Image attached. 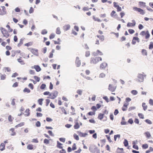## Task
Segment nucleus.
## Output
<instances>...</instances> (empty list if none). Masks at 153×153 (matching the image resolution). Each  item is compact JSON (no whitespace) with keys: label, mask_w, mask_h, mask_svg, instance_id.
<instances>
[{"label":"nucleus","mask_w":153,"mask_h":153,"mask_svg":"<svg viewBox=\"0 0 153 153\" xmlns=\"http://www.w3.org/2000/svg\"><path fill=\"white\" fill-rule=\"evenodd\" d=\"M144 74L143 72L142 74L138 73L137 76V79H136V81L139 82H143L144 80V78H146V75L143 74Z\"/></svg>","instance_id":"nucleus-1"},{"label":"nucleus","mask_w":153,"mask_h":153,"mask_svg":"<svg viewBox=\"0 0 153 153\" xmlns=\"http://www.w3.org/2000/svg\"><path fill=\"white\" fill-rule=\"evenodd\" d=\"M102 58L100 57H97L95 58L91 57L90 60V63L94 64L97 63L99 61H102Z\"/></svg>","instance_id":"nucleus-2"},{"label":"nucleus","mask_w":153,"mask_h":153,"mask_svg":"<svg viewBox=\"0 0 153 153\" xmlns=\"http://www.w3.org/2000/svg\"><path fill=\"white\" fill-rule=\"evenodd\" d=\"M0 30L4 37L7 38L9 36L10 34L6 29L3 28H1Z\"/></svg>","instance_id":"nucleus-3"},{"label":"nucleus","mask_w":153,"mask_h":153,"mask_svg":"<svg viewBox=\"0 0 153 153\" xmlns=\"http://www.w3.org/2000/svg\"><path fill=\"white\" fill-rule=\"evenodd\" d=\"M58 92L56 91H54L49 94V98L51 99H55L58 95Z\"/></svg>","instance_id":"nucleus-4"},{"label":"nucleus","mask_w":153,"mask_h":153,"mask_svg":"<svg viewBox=\"0 0 153 153\" xmlns=\"http://www.w3.org/2000/svg\"><path fill=\"white\" fill-rule=\"evenodd\" d=\"M133 9L135 10L140 12V13L142 15H144L145 13L144 10L141 8H138L136 7H133Z\"/></svg>","instance_id":"nucleus-5"},{"label":"nucleus","mask_w":153,"mask_h":153,"mask_svg":"<svg viewBox=\"0 0 153 153\" xmlns=\"http://www.w3.org/2000/svg\"><path fill=\"white\" fill-rule=\"evenodd\" d=\"M31 52L33 54L37 56L38 54V50L37 49L31 48L30 50Z\"/></svg>","instance_id":"nucleus-6"},{"label":"nucleus","mask_w":153,"mask_h":153,"mask_svg":"<svg viewBox=\"0 0 153 153\" xmlns=\"http://www.w3.org/2000/svg\"><path fill=\"white\" fill-rule=\"evenodd\" d=\"M32 68L35 69L37 72H39L41 70V69L39 66L38 65H34L31 67Z\"/></svg>","instance_id":"nucleus-7"},{"label":"nucleus","mask_w":153,"mask_h":153,"mask_svg":"<svg viewBox=\"0 0 153 153\" xmlns=\"http://www.w3.org/2000/svg\"><path fill=\"white\" fill-rule=\"evenodd\" d=\"M133 23L128 22L127 24V26L128 27H130L131 26L134 27L136 25V22L134 20H133L132 21Z\"/></svg>","instance_id":"nucleus-8"},{"label":"nucleus","mask_w":153,"mask_h":153,"mask_svg":"<svg viewBox=\"0 0 153 153\" xmlns=\"http://www.w3.org/2000/svg\"><path fill=\"white\" fill-rule=\"evenodd\" d=\"M108 89L111 91H114L116 89V87H114L111 84H109L108 86Z\"/></svg>","instance_id":"nucleus-9"},{"label":"nucleus","mask_w":153,"mask_h":153,"mask_svg":"<svg viewBox=\"0 0 153 153\" xmlns=\"http://www.w3.org/2000/svg\"><path fill=\"white\" fill-rule=\"evenodd\" d=\"M10 131L11 136H15L16 134V133L15 131V129L14 128H11L10 130Z\"/></svg>","instance_id":"nucleus-10"},{"label":"nucleus","mask_w":153,"mask_h":153,"mask_svg":"<svg viewBox=\"0 0 153 153\" xmlns=\"http://www.w3.org/2000/svg\"><path fill=\"white\" fill-rule=\"evenodd\" d=\"M77 133L79 134V136L81 137H85L88 135V134L87 133H83L79 131H77Z\"/></svg>","instance_id":"nucleus-11"},{"label":"nucleus","mask_w":153,"mask_h":153,"mask_svg":"<svg viewBox=\"0 0 153 153\" xmlns=\"http://www.w3.org/2000/svg\"><path fill=\"white\" fill-rule=\"evenodd\" d=\"M107 63L105 62H103L100 65V68L101 69H104L105 68V67L107 66Z\"/></svg>","instance_id":"nucleus-12"},{"label":"nucleus","mask_w":153,"mask_h":153,"mask_svg":"<svg viewBox=\"0 0 153 153\" xmlns=\"http://www.w3.org/2000/svg\"><path fill=\"white\" fill-rule=\"evenodd\" d=\"M5 149V144L4 143H1L0 145V150L2 151Z\"/></svg>","instance_id":"nucleus-13"},{"label":"nucleus","mask_w":153,"mask_h":153,"mask_svg":"<svg viewBox=\"0 0 153 153\" xmlns=\"http://www.w3.org/2000/svg\"><path fill=\"white\" fill-rule=\"evenodd\" d=\"M89 150L90 151V152H95V151L94 150H97V152L98 153H100V150H99L97 149V147H95V148L93 150V148L91 147H90L89 148Z\"/></svg>","instance_id":"nucleus-14"},{"label":"nucleus","mask_w":153,"mask_h":153,"mask_svg":"<svg viewBox=\"0 0 153 153\" xmlns=\"http://www.w3.org/2000/svg\"><path fill=\"white\" fill-rule=\"evenodd\" d=\"M33 145L31 144H29L27 145V149L29 150H33L34 149Z\"/></svg>","instance_id":"nucleus-15"},{"label":"nucleus","mask_w":153,"mask_h":153,"mask_svg":"<svg viewBox=\"0 0 153 153\" xmlns=\"http://www.w3.org/2000/svg\"><path fill=\"white\" fill-rule=\"evenodd\" d=\"M18 61L19 62L21 65H24L25 63L23 60L22 59L21 57H20L19 58L17 59Z\"/></svg>","instance_id":"nucleus-16"},{"label":"nucleus","mask_w":153,"mask_h":153,"mask_svg":"<svg viewBox=\"0 0 153 153\" xmlns=\"http://www.w3.org/2000/svg\"><path fill=\"white\" fill-rule=\"evenodd\" d=\"M24 38H22L20 39L19 43L18 44L17 46L18 47H20L23 44V41L24 40Z\"/></svg>","instance_id":"nucleus-17"},{"label":"nucleus","mask_w":153,"mask_h":153,"mask_svg":"<svg viewBox=\"0 0 153 153\" xmlns=\"http://www.w3.org/2000/svg\"><path fill=\"white\" fill-rule=\"evenodd\" d=\"M0 77L1 80H4L6 79V75L5 74H2L0 73Z\"/></svg>","instance_id":"nucleus-18"},{"label":"nucleus","mask_w":153,"mask_h":153,"mask_svg":"<svg viewBox=\"0 0 153 153\" xmlns=\"http://www.w3.org/2000/svg\"><path fill=\"white\" fill-rule=\"evenodd\" d=\"M25 116H28L30 114V110L29 108L26 109L25 111Z\"/></svg>","instance_id":"nucleus-19"},{"label":"nucleus","mask_w":153,"mask_h":153,"mask_svg":"<svg viewBox=\"0 0 153 153\" xmlns=\"http://www.w3.org/2000/svg\"><path fill=\"white\" fill-rule=\"evenodd\" d=\"M70 28V26L68 25H65L63 27V29L64 30L67 31L69 30Z\"/></svg>","instance_id":"nucleus-20"},{"label":"nucleus","mask_w":153,"mask_h":153,"mask_svg":"<svg viewBox=\"0 0 153 153\" xmlns=\"http://www.w3.org/2000/svg\"><path fill=\"white\" fill-rule=\"evenodd\" d=\"M25 125V123L24 122H21L20 123L17 125L15 126V127L17 128L19 127H20L23 126Z\"/></svg>","instance_id":"nucleus-21"},{"label":"nucleus","mask_w":153,"mask_h":153,"mask_svg":"<svg viewBox=\"0 0 153 153\" xmlns=\"http://www.w3.org/2000/svg\"><path fill=\"white\" fill-rule=\"evenodd\" d=\"M8 119L9 121L12 123L13 120H14V118L11 115H10L8 116Z\"/></svg>","instance_id":"nucleus-22"},{"label":"nucleus","mask_w":153,"mask_h":153,"mask_svg":"<svg viewBox=\"0 0 153 153\" xmlns=\"http://www.w3.org/2000/svg\"><path fill=\"white\" fill-rule=\"evenodd\" d=\"M57 147L59 149H62L63 148L62 144L59 143L58 141L57 142Z\"/></svg>","instance_id":"nucleus-23"},{"label":"nucleus","mask_w":153,"mask_h":153,"mask_svg":"<svg viewBox=\"0 0 153 153\" xmlns=\"http://www.w3.org/2000/svg\"><path fill=\"white\" fill-rule=\"evenodd\" d=\"M104 114H103L100 113L98 115V118L100 120H102L103 118Z\"/></svg>","instance_id":"nucleus-24"},{"label":"nucleus","mask_w":153,"mask_h":153,"mask_svg":"<svg viewBox=\"0 0 153 153\" xmlns=\"http://www.w3.org/2000/svg\"><path fill=\"white\" fill-rule=\"evenodd\" d=\"M33 44V42H30L27 43L25 44V45L27 47H29L31 46Z\"/></svg>","instance_id":"nucleus-25"},{"label":"nucleus","mask_w":153,"mask_h":153,"mask_svg":"<svg viewBox=\"0 0 153 153\" xmlns=\"http://www.w3.org/2000/svg\"><path fill=\"white\" fill-rule=\"evenodd\" d=\"M97 37L99 38L102 41H103L104 40V36L103 35H97Z\"/></svg>","instance_id":"nucleus-26"},{"label":"nucleus","mask_w":153,"mask_h":153,"mask_svg":"<svg viewBox=\"0 0 153 153\" xmlns=\"http://www.w3.org/2000/svg\"><path fill=\"white\" fill-rule=\"evenodd\" d=\"M146 36L145 38L146 39H148L150 36V34L149 33V32L148 30L146 31Z\"/></svg>","instance_id":"nucleus-27"},{"label":"nucleus","mask_w":153,"mask_h":153,"mask_svg":"<svg viewBox=\"0 0 153 153\" xmlns=\"http://www.w3.org/2000/svg\"><path fill=\"white\" fill-rule=\"evenodd\" d=\"M56 33L57 34H60L61 33L60 28L59 27H57L56 30Z\"/></svg>","instance_id":"nucleus-28"},{"label":"nucleus","mask_w":153,"mask_h":153,"mask_svg":"<svg viewBox=\"0 0 153 153\" xmlns=\"http://www.w3.org/2000/svg\"><path fill=\"white\" fill-rule=\"evenodd\" d=\"M34 79L36 80V81L39 82L40 80V78L38 76H34Z\"/></svg>","instance_id":"nucleus-29"},{"label":"nucleus","mask_w":153,"mask_h":153,"mask_svg":"<svg viewBox=\"0 0 153 153\" xmlns=\"http://www.w3.org/2000/svg\"><path fill=\"white\" fill-rule=\"evenodd\" d=\"M123 144L124 146L126 147H127L128 146V143L127 140L126 139L124 140L123 142Z\"/></svg>","instance_id":"nucleus-30"},{"label":"nucleus","mask_w":153,"mask_h":153,"mask_svg":"<svg viewBox=\"0 0 153 153\" xmlns=\"http://www.w3.org/2000/svg\"><path fill=\"white\" fill-rule=\"evenodd\" d=\"M23 91L24 92H27V93H29L30 92V90L28 88H26L23 90Z\"/></svg>","instance_id":"nucleus-31"},{"label":"nucleus","mask_w":153,"mask_h":153,"mask_svg":"<svg viewBox=\"0 0 153 153\" xmlns=\"http://www.w3.org/2000/svg\"><path fill=\"white\" fill-rule=\"evenodd\" d=\"M142 106L143 108V109L144 111H146V110L147 107V106L146 105V104L143 102L142 103Z\"/></svg>","instance_id":"nucleus-32"},{"label":"nucleus","mask_w":153,"mask_h":153,"mask_svg":"<svg viewBox=\"0 0 153 153\" xmlns=\"http://www.w3.org/2000/svg\"><path fill=\"white\" fill-rule=\"evenodd\" d=\"M146 136L147 138H149L151 136V135L149 132H146L145 133Z\"/></svg>","instance_id":"nucleus-33"},{"label":"nucleus","mask_w":153,"mask_h":153,"mask_svg":"<svg viewBox=\"0 0 153 153\" xmlns=\"http://www.w3.org/2000/svg\"><path fill=\"white\" fill-rule=\"evenodd\" d=\"M43 99L42 98L38 100V101L39 104L40 105H42V101Z\"/></svg>","instance_id":"nucleus-34"},{"label":"nucleus","mask_w":153,"mask_h":153,"mask_svg":"<svg viewBox=\"0 0 153 153\" xmlns=\"http://www.w3.org/2000/svg\"><path fill=\"white\" fill-rule=\"evenodd\" d=\"M139 4L141 6H143V7H145L146 6V5H145L146 3L145 2H142V1H140V2H139Z\"/></svg>","instance_id":"nucleus-35"},{"label":"nucleus","mask_w":153,"mask_h":153,"mask_svg":"<svg viewBox=\"0 0 153 153\" xmlns=\"http://www.w3.org/2000/svg\"><path fill=\"white\" fill-rule=\"evenodd\" d=\"M131 92L132 94L134 95L137 94L138 93L137 91L135 90H133L131 91Z\"/></svg>","instance_id":"nucleus-36"},{"label":"nucleus","mask_w":153,"mask_h":153,"mask_svg":"<svg viewBox=\"0 0 153 153\" xmlns=\"http://www.w3.org/2000/svg\"><path fill=\"white\" fill-rule=\"evenodd\" d=\"M28 87L32 90H33V88H34L33 85V84L31 83H30L28 85Z\"/></svg>","instance_id":"nucleus-37"},{"label":"nucleus","mask_w":153,"mask_h":153,"mask_svg":"<svg viewBox=\"0 0 153 153\" xmlns=\"http://www.w3.org/2000/svg\"><path fill=\"white\" fill-rule=\"evenodd\" d=\"M47 31L45 29H44L42 30L41 33L42 34L44 35L47 34Z\"/></svg>","instance_id":"nucleus-38"},{"label":"nucleus","mask_w":153,"mask_h":153,"mask_svg":"<svg viewBox=\"0 0 153 153\" xmlns=\"http://www.w3.org/2000/svg\"><path fill=\"white\" fill-rule=\"evenodd\" d=\"M142 147L143 149H146L148 148V145L147 144H145L143 145Z\"/></svg>","instance_id":"nucleus-39"},{"label":"nucleus","mask_w":153,"mask_h":153,"mask_svg":"<svg viewBox=\"0 0 153 153\" xmlns=\"http://www.w3.org/2000/svg\"><path fill=\"white\" fill-rule=\"evenodd\" d=\"M34 8L32 7H30V8L29 10V13H33L34 12Z\"/></svg>","instance_id":"nucleus-40"},{"label":"nucleus","mask_w":153,"mask_h":153,"mask_svg":"<svg viewBox=\"0 0 153 153\" xmlns=\"http://www.w3.org/2000/svg\"><path fill=\"white\" fill-rule=\"evenodd\" d=\"M77 93L80 95H82V90L80 89L78 90H77Z\"/></svg>","instance_id":"nucleus-41"},{"label":"nucleus","mask_w":153,"mask_h":153,"mask_svg":"<svg viewBox=\"0 0 153 153\" xmlns=\"http://www.w3.org/2000/svg\"><path fill=\"white\" fill-rule=\"evenodd\" d=\"M142 54L143 55H147V52H146V51L144 49H143L142 50Z\"/></svg>","instance_id":"nucleus-42"},{"label":"nucleus","mask_w":153,"mask_h":153,"mask_svg":"<svg viewBox=\"0 0 153 153\" xmlns=\"http://www.w3.org/2000/svg\"><path fill=\"white\" fill-rule=\"evenodd\" d=\"M138 116L140 118L142 119H143L144 118L143 115L141 113H139L138 114Z\"/></svg>","instance_id":"nucleus-43"},{"label":"nucleus","mask_w":153,"mask_h":153,"mask_svg":"<svg viewBox=\"0 0 153 153\" xmlns=\"http://www.w3.org/2000/svg\"><path fill=\"white\" fill-rule=\"evenodd\" d=\"M55 36V35L53 33H51L49 36V38L50 39H53Z\"/></svg>","instance_id":"nucleus-44"},{"label":"nucleus","mask_w":153,"mask_h":153,"mask_svg":"<svg viewBox=\"0 0 153 153\" xmlns=\"http://www.w3.org/2000/svg\"><path fill=\"white\" fill-rule=\"evenodd\" d=\"M93 19H94L95 21H97L99 22H100L101 21L99 19L96 18L94 16L93 17Z\"/></svg>","instance_id":"nucleus-45"},{"label":"nucleus","mask_w":153,"mask_h":153,"mask_svg":"<svg viewBox=\"0 0 153 153\" xmlns=\"http://www.w3.org/2000/svg\"><path fill=\"white\" fill-rule=\"evenodd\" d=\"M4 69L5 71H7V72H9L11 71L10 68L9 67H5L4 68Z\"/></svg>","instance_id":"nucleus-46"},{"label":"nucleus","mask_w":153,"mask_h":153,"mask_svg":"<svg viewBox=\"0 0 153 153\" xmlns=\"http://www.w3.org/2000/svg\"><path fill=\"white\" fill-rule=\"evenodd\" d=\"M44 143L45 144H48L49 143V140H48L46 139H44Z\"/></svg>","instance_id":"nucleus-47"},{"label":"nucleus","mask_w":153,"mask_h":153,"mask_svg":"<svg viewBox=\"0 0 153 153\" xmlns=\"http://www.w3.org/2000/svg\"><path fill=\"white\" fill-rule=\"evenodd\" d=\"M36 126L37 127H39L41 126L40 122L39 121H37L36 123Z\"/></svg>","instance_id":"nucleus-48"},{"label":"nucleus","mask_w":153,"mask_h":153,"mask_svg":"<svg viewBox=\"0 0 153 153\" xmlns=\"http://www.w3.org/2000/svg\"><path fill=\"white\" fill-rule=\"evenodd\" d=\"M7 148L11 150L12 151H13L14 150V148L13 147L12 145H11L10 146L7 147Z\"/></svg>","instance_id":"nucleus-49"},{"label":"nucleus","mask_w":153,"mask_h":153,"mask_svg":"<svg viewBox=\"0 0 153 153\" xmlns=\"http://www.w3.org/2000/svg\"><path fill=\"white\" fill-rule=\"evenodd\" d=\"M129 33L131 34L133 33L134 32V31L133 29H129L128 30Z\"/></svg>","instance_id":"nucleus-50"},{"label":"nucleus","mask_w":153,"mask_h":153,"mask_svg":"<svg viewBox=\"0 0 153 153\" xmlns=\"http://www.w3.org/2000/svg\"><path fill=\"white\" fill-rule=\"evenodd\" d=\"M145 122L147 123L148 124H152V122L149 119H146L145 120Z\"/></svg>","instance_id":"nucleus-51"},{"label":"nucleus","mask_w":153,"mask_h":153,"mask_svg":"<svg viewBox=\"0 0 153 153\" xmlns=\"http://www.w3.org/2000/svg\"><path fill=\"white\" fill-rule=\"evenodd\" d=\"M18 85V83L17 82H16L14 83L13 85V87L15 88L17 87Z\"/></svg>","instance_id":"nucleus-52"},{"label":"nucleus","mask_w":153,"mask_h":153,"mask_svg":"<svg viewBox=\"0 0 153 153\" xmlns=\"http://www.w3.org/2000/svg\"><path fill=\"white\" fill-rule=\"evenodd\" d=\"M95 113L94 112H91L90 111L88 113V114L89 115L92 116L93 115H94L95 114Z\"/></svg>","instance_id":"nucleus-53"},{"label":"nucleus","mask_w":153,"mask_h":153,"mask_svg":"<svg viewBox=\"0 0 153 153\" xmlns=\"http://www.w3.org/2000/svg\"><path fill=\"white\" fill-rule=\"evenodd\" d=\"M18 38L16 36H14L13 37V40L15 42H16L18 41Z\"/></svg>","instance_id":"nucleus-54"},{"label":"nucleus","mask_w":153,"mask_h":153,"mask_svg":"<svg viewBox=\"0 0 153 153\" xmlns=\"http://www.w3.org/2000/svg\"><path fill=\"white\" fill-rule=\"evenodd\" d=\"M50 100L48 99H47L46 100V106H48L49 105V103L50 102Z\"/></svg>","instance_id":"nucleus-55"},{"label":"nucleus","mask_w":153,"mask_h":153,"mask_svg":"<svg viewBox=\"0 0 153 153\" xmlns=\"http://www.w3.org/2000/svg\"><path fill=\"white\" fill-rule=\"evenodd\" d=\"M91 8H89L88 7H83V10L84 11H88V10L89 9H91Z\"/></svg>","instance_id":"nucleus-56"},{"label":"nucleus","mask_w":153,"mask_h":153,"mask_svg":"<svg viewBox=\"0 0 153 153\" xmlns=\"http://www.w3.org/2000/svg\"><path fill=\"white\" fill-rule=\"evenodd\" d=\"M46 87V85L45 84H42L40 86V88L42 89H43L45 88Z\"/></svg>","instance_id":"nucleus-57"},{"label":"nucleus","mask_w":153,"mask_h":153,"mask_svg":"<svg viewBox=\"0 0 153 153\" xmlns=\"http://www.w3.org/2000/svg\"><path fill=\"white\" fill-rule=\"evenodd\" d=\"M131 100V99L129 97H127L126 99V101L127 103H128L129 102H130Z\"/></svg>","instance_id":"nucleus-58"},{"label":"nucleus","mask_w":153,"mask_h":153,"mask_svg":"<svg viewBox=\"0 0 153 153\" xmlns=\"http://www.w3.org/2000/svg\"><path fill=\"white\" fill-rule=\"evenodd\" d=\"M29 73L30 74L33 75L35 74V71L33 70H30L29 71Z\"/></svg>","instance_id":"nucleus-59"},{"label":"nucleus","mask_w":153,"mask_h":153,"mask_svg":"<svg viewBox=\"0 0 153 153\" xmlns=\"http://www.w3.org/2000/svg\"><path fill=\"white\" fill-rule=\"evenodd\" d=\"M106 136L107 137L108 140L110 142H112L110 138V137L109 136H108V135H106Z\"/></svg>","instance_id":"nucleus-60"},{"label":"nucleus","mask_w":153,"mask_h":153,"mask_svg":"<svg viewBox=\"0 0 153 153\" xmlns=\"http://www.w3.org/2000/svg\"><path fill=\"white\" fill-rule=\"evenodd\" d=\"M117 9V11L118 12L122 10V9L121 7H120L119 6H118L117 7H116Z\"/></svg>","instance_id":"nucleus-61"},{"label":"nucleus","mask_w":153,"mask_h":153,"mask_svg":"<svg viewBox=\"0 0 153 153\" xmlns=\"http://www.w3.org/2000/svg\"><path fill=\"white\" fill-rule=\"evenodd\" d=\"M46 120L48 122H51L53 120L50 117H47Z\"/></svg>","instance_id":"nucleus-62"},{"label":"nucleus","mask_w":153,"mask_h":153,"mask_svg":"<svg viewBox=\"0 0 153 153\" xmlns=\"http://www.w3.org/2000/svg\"><path fill=\"white\" fill-rule=\"evenodd\" d=\"M32 142L33 143H37L38 142V141L37 139H34L32 140Z\"/></svg>","instance_id":"nucleus-63"},{"label":"nucleus","mask_w":153,"mask_h":153,"mask_svg":"<svg viewBox=\"0 0 153 153\" xmlns=\"http://www.w3.org/2000/svg\"><path fill=\"white\" fill-rule=\"evenodd\" d=\"M6 48L8 50H10L12 49L11 47L9 45L7 46L6 47Z\"/></svg>","instance_id":"nucleus-64"}]
</instances>
